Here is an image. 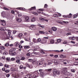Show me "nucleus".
Instances as JSON below:
<instances>
[{
  "mask_svg": "<svg viewBox=\"0 0 78 78\" xmlns=\"http://www.w3.org/2000/svg\"><path fill=\"white\" fill-rule=\"evenodd\" d=\"M39 71L40 72V75L41 77H44V76L45 75V73L42 72V71H43V70L41 69H39Z\"/></svg>",
  "mask_w": 78,
  "mask_h": 78,
  "instance_id": "f257e3e1",
  "label": "nucleus"
},
{
  "mask_svg": "<svg viewBox=\"0 0 78 78\" xmlns=\"http://www.w3.org/2000/svg\"><path fill=\"white\" fill-rule=\"evenodd\" d=\"M67 70H68V69L67 68L64 67L61 68V71L63 73H66V72H67Z\"/></svg>",
  "mask_w": 78,
  "mask_h": 78,
  "instance_id": "f03ea898",
  "label": "nucleus"
},
{
  "mask_svg": "<svg viewBox=\"0 0 78 78\" xmlns=\"http://www.w3.org/2000/svg\"><path fill=\"white\" fill-rule=\"evenodd\" d=\"M58 71H57V70H56V69H54L53 70V76H56V75L57 73V72Z\"/></svg>",
  "mask_w": 78,
  "mask_h": 78,
  "instance_id": "7ed1b4c3",
  "label": "nucleus"
},
{
  "mask_svg": "<svg viewBox=\"0 0 78 78\" xmlns=\"http://www.w3.org/2000/svg\"><path fill=\"white\" fill-rule=\"evenodd\" d=\"M72 16V14H71V13H70L69 15L66 16L65 15L63 16V17H64V18H70V17H71Z\"/></svg>",
  "mask_w": 78,
  "mask_h": 78,
  "instance_id": "20e7f679",
  "label": "nucleus"
},
{
  "mask_svg": "<svg viewBox=\"0 0 78 78\" xmlns=\"http://www.w3.org/2000/svg\"><path fill=\"white\" fill-rule=\"evenodd\" d=\"M25 18L26 22H30V18L28 16H25Z\"/></svg>",
  "mask_w": 78,
  "mask_h": 78,
  "instance_id": "39448f33",
  "label": "nucleus"
},
{
  "mask_svg": "<svg viewBox=\"0 0 78 78\" xmlns=\"http://www.w3.org/2000/svg\"><path fill=\"white\" fill-rule=\"evenodd\" d=\"M26 66L27 67L29 68V69H32L33 68V65H30L28 63H26Z\"/></svg>",
  "mask_w": 78,
  "mask_h": 78,
  "instance_id": "423d86ee",
  "label": "nucleus"
},
{
  "mask_svg": "<svg viewBox=\"0 0 78 78\" xmlns=\"http://www.w3.org/2000/svg\"><path fill=\"white\" fill-rule=\"evenodd\" d=\"M60 62L58 60H54V65L57 66L58 64H59Z\"/></svg>",
  "mask_w": 78,
  "mask_h": 78,
  "instance_id": "0eeeda50",
  "label": "nucleus"
},
{
  "mask_svg": "<svg viewBox=\"0 0 78 78\" xmlns=\"http://www.w3.org/2000/svg\"><path fill=\"white\" fill-rule=\"evenodd\" d=\"M34 73L36 74L34 75V76H35V77L37 78V77L39 76V73L38 72H37V71H35L34 72Z\"/></svg>",
  "mask_w": 78,
  "mask_h": 78,
  "instance_id": "6e6552de",
  "label": "nucleus"
},
{
  "mask_svg": "<svg viewBox=\"0 0 78 78\" xmlns=\"http://www.w3.org/2000/svg\"><path fill=\"white\" fill-rule=\"evenodd\" d=\"M54 43H55V40H54L53 39H51L50 40L48 44H53Z\"/></svg>",
  "mask_w": 78,
  "mask_h": 78,
  "instance_id": "1a4fd4ad",
  "label": "nucleus"
},
{
  "mask_svg": "<svg viewBox=\"0 0 78 78\" xmlns=\"http://www.w3.org/2000/svg\"><path fill=\"white\" fill-rule=\"evenodd\" d=\"M47 42V41L46 39H44V38H43L41 40L42 44H46Z\"/></svg>",
  "mask_w": 78,
  "mask_h": 78,
  "instance_id": "9d476101",
  "label": "nucleus"
},
{
  "mask_svg": "<svg viewBox=\"0 0 78 78\" xmlns=\"http://www.w3.org/2000/svg\"><path fill=\"white\" fill-rule=\"evenodd\" d=\"M51 70H52V69H46V71L48 73V74H50V73H51Z\"/></svg>",
  "mask_w": 78,
  "mask_h": 78,
  "instance_id": "9b49d317",
  "label": "nucleus"
},
{
  "mask_svg": "<svg viewBox=\"0 0 78 78\" xmlns=\"http://www.w3.org/2000/svg\"><path fill=\"white\" fill-rule=\"evenodd\" d=\"M7 31H8V35L9 36V37L10 36V35H11V30L9 29H7L6 30Z\"/></svg>",
  "mask_w": 78,
  "mask_h": 78,
  "instance_id": "f8f14e48",
  "label": "nucleus"
},
{
  "mask_svg": "<svg viewBox=\"0 0 78 78\" xmlns=\"http://www.w3.org/2000/svg\"><path fill=\"white\" fill-rule=\"evenodd\" d=\"M26 78H31L32 76L31 74H27L26 76Z\"/></svg>",
  "mask_w": 78,
  "mask_h": 78,
  "instance_id": "ddd939ff",
  "label": "nucleus"
},
{
  "mask_svg": "<svg viewBox=\"0 0 78 78\" xmlns=\"http://www.w3.org/2000/svg\"><path fill=\"white\" fill-rule=\"evenodd\" d=\"M5 12H1V16H2V17L5 18Z\"/></svg>",
  "mask_w": 78,
  "mask_h": 78,
  "instance_id": "4468645a",
  "label": "nucleus"
},
{
  "mask_svg": "<svg viewBox=\"0 0 78 78\" xmlns=\"http://www.w3.org/2000/svg\"><path fill=\"white\" fill-rule=\"evenodd\" d=\"M19 45L20 44H19V42H15L14 43V45H15L16 47H17L18 45Z\"/></svg>",
  "mask_w": 78,
  "mask_h": 78,
  "instance_id": "2eb2a0df",
  "label": "nucleus"
},
{
  "mask_svg": "<svg viewBox=\"0 0 78 78\" xmlns=\"http://www.w3.org/2000/svg\"><path fill=\"white\" fill-rule=\"evenodd\" d=\"M51 30L54 31H56L57 30V29L55 27H53L51 28Z\"/></svg>",
  "mask_w": 78,
  "mask_h": 78,
  "instance_id": "dca6fc26",
  "label": "nucleus"
},
{
  "mask_svg": "<svg viewBox=\"0 0 78 78\" xmlns=\"http://www.w3.org/2000/svg\"><path fill=\"white\" fill-rule=\"evenodd\" d=\"M16 21L18 22H20L22 21V19L21 18L19 19L17 18H16Z\"/></svg>",
  "mask_w": 78,
  "mask_h": 78,
  "instance_id": "f3484780",
  "label": "nucleus"
},
{
  "mask_svg": "<svg viewBox=\"0 0 78 78\" xmlns=\"http://www.w3.org/2000/svg\"><path fill=\"white\" fill-rule=\"evenodd\" d=\"M48 65H50V64H52V61L51 60H48Z\"/></svg>",
  "mask_w": 78,
  "mask_h": 78,
  "instance_id": "a211bd4d",
  "label": "nucleus"
},
{
  "mask_svg": "<svg viewBox=\"0 0 78 78\" xmlns=\"http://www.w3.org/2000/svg\"><path fill=\"white\" fill-rule=\"evenodd\" d=\"M30 11H31V10H34L36 9V7H31L30 9H29Z\"/></svg>",
  "mask_w": 78,
  "mask_h": 78,
  "instance_id": "6ab92c4d",
  "label": "nucleus"
},
{
  "mask_svg": "<svg viewBox=\"0 0 78 78\" xmlns=\"http://www.w3.org/2000/svg\"><path fill=\"white\" fill-rule=\"evenodd\" d=\"M17 9H20V10H25V9L24 8H17Z\"/></svg>",
  "mask_w": 78,
  "mask_h": 78,
  "instance_id": "aec40b11",
  "label": "nucleus"
},
{
  "mask_svg": "<svg viewBox=\"0 0 78 78\" xmlns=\"http://www.w3.org/2000/svg\"><path fill=\"white\" fill-rule=\"evenodd\" d=\"M4 67H5V68H9V66L7 64H5L4 65Z\"/></svg>",
  "mask_w": 78,
  "mask_h": 78,
  "instance_id": "412c9836",
  "label": "nucleus"
},
{
  "mask_svg": "<svg viewBox=\"0 0 78 78\" xmlns=\"http://www.w3.org/2000/svg\"><path fill=\"white\" fill-rule=\"evenodd\" d=\"M33 41L34 43H37V40L36 39L34 38Z\"/></svg>",
  "mask_w": 78,
  "mask_h": 78,
  "instance_id": "4be33fe9",
  "label": "nucleus"
},
{
  "mask_svg": "<svg viewBox=\"0 0 78 78\" xmlns=\"http://www.w3.org/2000/svg\"><path fill=\"white\" fill-rule=\"evenodd\" d=\"M23 35V34L22 33H20L18 35V37H22Z\"/></svg>",
  "mask_w": 78,
  "mask_h": 78,
  "instance_id": "5701e85b",
  "label": "nucleus"
},
{
  "mask_svg": "<svg viewBox=\"0 0 78 78\" xmlns=\"http://www.w3.org/2000/svg\"><path fill=\"white\" fill-rule=\"evenodd\" d=\"M1 60H2V59H4V60H5V59H6V58H5V56H3L1 58Z\"/></svg>",
  "mask_w": 78,
  "mask_h": 78,
  "instance_id": "b1692460",
  "label": "nucleus"
},
{
  "mask_svg": "<svg viewBox=\"0 0 78 78\" xmlns=\"http://www.w3.org/2000/svg\"><path fill=\"white\" fill-rule=\"evenodd\" d=\"M0 49L1 50H5V48L3 46H0Z\"/></svg>",
  "mask_w": 78,
  "mask_h": 78,
  "instance_id": "393cba45",
  "label": "nucleus"
},
{
  "mask_svg": "<svg viewBox=\"0 0 78 78\" xmlns=\"http://www.w3.org/2000/svg\"><path fill=\"white\" fill-rule=\"evenodd\" d=\"M25 49H27V48H29L30 46H25L24 47Z\"/></svg>",
  "mask_w": 78,
  "mask_h": 78,
  "instance_id": "a878e982",
  "label": "nucleus"
},
{
  "mask_svg": "<svg viewBox=\"0 0 78 78\" xmlns=\"http://www.w3.org/2000/svg\"><path fill=\"white\" fill-rule=\"evenodd\" d=\"M35 20H36V19L34 17H33L32 19H31V21L32 22H34Z\"/></svg>",
  "mask_w": 78,
  "mask_h": 78,
  "instance_id": "bb28decb",
  "label": "nucleus"
},
{
  "mask_svg": "<svg viewBox=\"0 0 78 78\" xmlns=\"http://www.w3.org/2000/svg\"><path fill=\"white\" fill-rule=\"evenodd\" d=\"M17 15L19 17H21L22 16V15L19 12L17 13Z\"/></svg>",
  "mask_w": 78,
  "mask_h": 78,
  "instance_id": "cd10ccee",
  "label": "nucleus"
},
{
  "mask_svg": "<svg viewBox=\"0 0 78 78\" xmlns=\"http://www.w3.org/2000/svg\"><path fill=\"white\" fill-rule=\"evenodd\" d=\"M41 41V39L40 38H38L37 40V42H40Z\"/></svg>",
  "mask_w": 78,
  "mask_h": 78,
  "instance_id": "c85d7f7f",
  "label": "nucleus"
},
{
  "mask_svg": "<svg viewBox=\"0 0 78 78\" xmlns=\"http://www.w3.org/2000/svg\"><path fill=\"white\" fill-rule=\"evenodd\" d=\"M57 42H61V39H58L57 40Z\"/></svg>",
  "mask_w": 78,
  "mask_h": 78,
  "instance_id": "c756f323",
  "label": "nucleus"
},
{
  "mask_svg": "<svg viewBox=\"0 0 78 78\" xmlns=\"http://www.w3.org/2000/svg\"><path fill=\"white\" fill-rule=\"evenodd\" d=\"M39 19L40 20H42V21H45V19H44V18H42L41 17H40L39 18Z\"/></svg>",
  "mask_w": 78,
  "mask_h": 78,
  "instance_id": "7c9ffc66",
  "label": "nucleus"
},
{
  "mask_svg": "<svg viewBox=\"0 0 78 78\" xmlns=\"http://www.w3.org/2000/svg\"><path fill=\"white\" fill-rule=\"evenodd\" d=\"M12 51H16V49L14 48H12Z\"/></svg>",
  "mask_w": 78,
  "mask_h": 78,
  "instance_id": "2f4dec72",
  "label": "nucleus"
},
{
  "mask_svg": "<svg viewBox=\"0 0 78 78\" xmlns=\"http://www.w3.org/2000/svg\"><path fill=\"white\" fill-rule=\"evenodd\" d=\"M16 54V53L14 52V53H12L11 54V55L12 56H14V55H15Z\"/></svg>",
  "mask_w": 78,
  "mask_h": 78,
  "instance_id": "473e14b6",
  "label": "nucleus"
},
{
  "mask_svg": "<svg viewBox=\"0 0 78 78\" xmlns=\"http://www.w3.org/2000/svg\"><path fill=\"white\" fill-rule=\"evenodd\" d=\"M10 71V70L9 69H7L6 70H5V73H9Z\"/></svg>",
  "mask_w": 78,
  "mask_h": 78,
  "instance_id": "72a5a7b5",
  "label": "nucleus"
},
{
  "mask_svg": "<svg viewBox=\"0 0 78 78\" xmlns=\"http://www.w3.org/2000/svg\"><path fill=\"white\" fill-rule=\"evenodd\" d=\"M23 68V65H21L20 66V69H22Z\"/></svg>",
  "mask_w": 78,
  "mask_h": 78,
  "instance_id": "f704fd0d",
  "label": "nucleus"
},
{
  "mask_svg": "<svg viewBox=\"0 0 78 78\" xmlns=\"http://www.w3.org/2000/svg\"><path fill=\"white\" fill-rule=\"evenodd\" d=\"M11 59L9 57H7L6 58V60H7L8 61H10Z\"/></svg>",
  "mask_w": 78,
  "mask_h": 78,
  "instance_id": "c9c22d12",
  "label": "nucleus"
},
{
  "mask_svg": "<svg viewBox=\"0 0 78 78\" xmlns=\"http://www.w3.org/2000/svg\"><path fill=\"white\" fill-rule=\"evenodd\" d=\"M39 33L40 34H44V32L42 31H39Z\"/></svg>",
  "mask_w": 78,
  "mask_h": 78,
  "instance_id": "e433bc0d",
  "label": "nucleus"
},
{
  "mask_svg": "<svg viewBox=\"0 0 78 78\" xmlns=\"http://www.w3.org/2000/svg\"><path fill=\"white\" fill-rule=\"evenodd\" d=\"M57 23H60V24H62V22H61L60 21L57 20Z\"/></svg>",
  "mask_w": 78,
  "mask_h": 78,
  "instance_id": "4c0bfd02",
  "label": "nucleus"
},
{
  "mask_svg": "<svg viewBox=\"0 0 78 78\" xmlns=\"http://www.w3.org/2000/svg\"><path fill=\"white\" fill-rule=\"evenodd\" d=\"M5 47H8V46H9V43H7L5 44Z\"/></svg>",
  "mask_w": 78,
  "mask_h": 78,
  "instance_id": "58836bf2",
  "label": "nucleus"
},
{
  "mask_svg": "<svg viewBox=\"0 0 78 78\" xmlns=\"http://www.w3.org/2000/svg\"><path fill=\"white\" fill-rule=\"evenodd\" d=\"M76 39V38L75 37H72V40H75Z\"/></svg>",
  "mask_w": 78,
  "mask_h": 78,
  "instance_id": "ea45409f",
  "label": "nucleus"
},
{
  "mask_svg": "<svg viewBox=\"0 0 78 78\" xmlns=\"http://www.w3.org/2000/svg\"><path fill=\"white\" fill-rule=\"evenodd\" d=\"M73 18H76V17H77V15H74L73 16Z\"/></svg>",
  "mask_w": 78,
  "mask_h": 78,
  "instance_id": "a19ab883",
  "label": "nucleus"
},
{
  "mask_svg": "<svg viewBox=\"0 0 78 78\" xmlns=\"http://www.w3.org/2000/svg\"><path fill=\"white\" fill-rule=\"evenodd\" d=\"M21 60H25V58L24 57H22L21 58Z\"/></svg>",
  "mask_w": 78,
  "mask_h": 78,
  "instance_id": "79ce46f5",
  "label": "nucleus"
},
{
  "mask_svg": "<svg viewBox=\"0 0 78 78\" xmlns=\"http://www.w3.org/2000/svg\"><path fill=\"white\" fill-rule=\"evenodd\" d=\"M16 62L18 64H19L20 63V60H16Z\"/></svg>",
  "mask_w": 78,
  "mask_h": 78,
  "instance_id": "37998d69",
  "label": "nucleus"
},
{
  "mask_svg": "<svg viewBox=\"0 0 78 78\" xmlns=\"http://www.w3.org/2000/svg\"><path fill=\"white\" fill-rule=\"evenodd\" d=\"M54 17H59V15H57V14H54Z\"/></svg>",
  "mask_w": 78,
  "mask_h": 78,
  "instance_id": "c03bdc74",
  "label": "nucleus"
},
{
  "mask_svg": "<svg viewBox=\"0 0 78 78\" xmlns=\"http://www.w3.org/2000/svg\"><path fill=\"white\" fill-rule=\"evenodd\" d=\"M13 52V51H12V49L11 50H9V53H10V54H11V53H12Z\"/></svg>",
  "mask_w": 78,
  "mask_h": 78,
  "instance_id": "a18cd8bd",
  "label": "nucleus"
},
{
  "mask_svg": "<svg viewBox=\"0 0 78 78\" xmlns=\"http://www.w3.org/2000/svg\"><path fill=\"white\" fill-rule=\"evenodd\" d=\"M71 71L72 72H75V70L73 69H71Z\"/></svg>",
  "mask_w": 78,
  "mask_h": 78,
  "instance_id": "49530a36",
  "label": "nucleus"
},
{
  "mask_svg": "<svg viewBox=\"0 0 78 78\" xmlns=\"http://www.w3.org/2000/svg\"><path fill=\"white\" fill-rule=\"evenodd\" d=\"M39 11H44V9H39Z\"/></svg>",
  "mask_w": 78,
  "mask_h": 78,
  "instance_id": "de8ad7c7",
  "label": "nucleus"
},
{
  "mask_svg": "<svg viewBox=\"0 0 78 78\" xmlns=\"http://www.w3.org/2000/svg\"><path fill=\"white\" fill-rule=\"evenodd\" d=\"M29 62H31L33 61V59H28Z\"/></svg>",
  "mask_w": 78,
  "mask_h": 78,
  "instance_id": "09e8293b",
  "label": "nucleus"
},
{
  "mask_svg": "<svg viewBox=\"0 0 78 78\" xmlns=\"http://www.w3.org/2000/svg\"><path fill=\"white\" fill-rule=\"evenodd\" d=\"M48 6H47V4H46L44 5V8H47V7Z\"/></svg>",
  "mask_w": 78,
  "mask_h": 78,
  "instance_id": "8fccbe9b",
  "label": "nucleus"
},
{
  "mask_svg": "<svg viewBox=\"0 0 78 78\" xmlns=\"http://www.w3.org/2000/svg\"><path fill=\"white\" fill-rule=\"evenodd\" d=\"M60 57L61 58H63V55L62 54H61V55H60Z\"/></svg>",
  "mask_w": 78,
  "mask_h": 78,
  "instance_id": "3c124183",
  "label": "nucleus"
},
{
  "mask_svg": "<svg viewBox=\"0 0 78 78\" xmlns=\"http://www.w3.org/2000/svg\"><path fill=\"white\" fill-rule=\"evenodd\" d=\"M42 62L41 61H39V65H42Z\"/></svg>",
  "mask_w": 78,
  "mask_h": 78,
  "instance_id": "603ef678",
  "label": "nucleus"
},
{
  "mask_svg": "<svg viewBox=\"0 0 78 78\" xmlns=\"http://www.w3.org/2000/svg\"><path fill=\"white\" fill-rule=\"evenodd\" d=\"M14 77L15 78H18V76L16 75H15L14 76Z\"/></svg>",
  "mask_w": 78,
  "mask_h": 78,
  "instance_id": "864d4df0",
  "label": "nucleus"
},
{
  "mask_svg": "<svg viewBox=\"0 0 78 78\" xmlns=\"http://www.w3.org/2000/svg\"><path fill=\"white\" fill-rule=\"evenodd\" d=\"M31 28H32L31 30H33L34 29V28H35V27L31 26Z\"/></svg>",
  "mask_w": 78,
  "mask_h": 78,
  "instance_id": "5fc2aeb1",
  "label": "nucleus"
},
{
  "mask_svg": "<svg viewBox=\"0 0 78 78\" xmlns=\"http://www.w3.org/2000/svg\"><path fill=\"white\" fill-rule=\"evenodd\" d=\"M3 9H5V10H9V9H7V8H5V7H4Z\"/></svg>",
  "mask_w": 78,
  "mask_h": 78,
  "instance_id": "6e6d98bb",
  "label": "nucleus"
},
{
  "mask_svg": "<svg viewBox=\"0 0 78 78\" xmlns=\"http://www.w3.org/2000/svg\"><path fill=\"white\" fill-rule=\"evenodd\" d=\"M17 32V31L16 30H14L13 31V34H16V33Z\"/></svg>",
  "mask_w": 78,
  "mask_h": 78,
  "instance_id": "4d7b16f0",
  "label": "nucleus"
},
{
  "mask_svg": "<svg viewBox=\"0 0 78 78\" xmlns=\"http://www.w3.org/2000/svg\"><path fill=\"white\" fill-rule=\"evenodd\" d=\"M43 39H48V37H44V38Z\"/></svg>",
  "mask_w": 78,
  "mask_h": 78,
  "instance_id": "13d9d810",
  "label": "nucleus"
},
{
  "mask_svg": "<svg viewBox=\"0 0 78 78\" xmlns=\"http://www.w3.org/2000/svg\"><path fill=\"white\" fill-rule=\"evenodd\" d=\"M60 71H57V74H58V75H59V74H60Z\"/></svg>",
  "mask_w": 78,
  "mask_h": 78,
  "instance_id": "bf43d9fd",
  "label": "nucleus"
},
{
  "mask_svg": "<svg viewBox=\"0 0 78 78\" xmlns=\"http://www.w3.org/2000/svg\"><path fill=\"white\" fill-rule=\"evenodd\" d=\"M54 57H55V58H58V55H55L54 56Z\"/></svg>",
  "mask_w": 78,
  "mask_h": 78,
  "instance_id": "052dcab7",
  "label": "nucleus"
},
{
  "mask_svg": "<svg viewBox=\"0 0 78 78\" xmlns=\"http://www.w3.org/2000/svg\"><path fill=\"white\" fill-rule=\"evenodd\" d=\"M33 13L36 15V16H37V15H38V14H37V13L36 12H34Z\"/></svg>",
  "mask_w": 78,
  "mask_h": 78,
  "instance_id": "680f3d73",
  "label": "nucleus"
},
{
  "mask_svg": "<svg viewBox=\"0 0 78 78\" xmlns=\"http://www.w3.org/2000/svg\"><path fill=\"white\" fill-rule=\"evenodd\" d=\"M27 55L28 56H30V54L29 53H28L27 54Z\"/></svg>",
  "mask_w": 78,
  "mask_h": 78,
  "instance_id": "e2e57ef3",
  "label": "nucleus"
},
{
  "mask_svg": "<svg viewBox=\"0 0 78 78\" xmlns=\"http://www.w3.org/2000/svg\"><path fill=\"white\" fill-rule=\"evenodd\" d=\"M11 13H12V14H14V11L13 10H12L11 11Z\"/></svg>",
  "mask_w": 78,
  "mask_h": 78,
  "instance_id": "0e129e2a",
  "label": "nucleus"
},
{
  "mask_svg": "<svg viewBox=\"0 0 78 78\" xmlns=\"http://www.w3.org/2000/svg\"><path fill=\"white\" fill-rule=\"evenodd\" d=\"M3 66V64L2 63H0V66Z\"/></svg>",
  "mask_w": 78,
  "mask_h": 78,
  "instance_id": "69168bd1",
  "label": "nucleus"
},
{
  "mask_svg": "<svg viewBox=\"0 0 78 78\" xmlns=\"http://www.w3.org/2000/svg\"><path fill=\"white\" fill-rule=\"evenodd\" d=\"M2 70H3V71H5V68H3L2 69Z\"/></svg>",
  "mask_w": 78,
  "mask_h": 78,
  "instance_id": "338daca9",
  "label": "nucleus"
},
{
  "mask_svg": "<svg viewBox=\"0 0 78 78\" xmlns=\"http://www.w3.org/2000/svg\"><path fill=\"white\" fill-rule=\"evenodd\" d=\"M1 22H3V23H5V22L4 20H1Z\"/></svg>",
  "mask_w": 78,
  "mask_h": 78,
  "instance_id": "774afa93",
  "label": "nucleus"
}]
</instances>
